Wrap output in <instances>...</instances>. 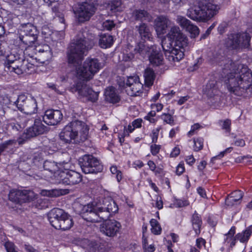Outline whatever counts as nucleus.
Here are the masks:
<instances>
[{
  "mask_svg": "<svg viewBox=\"0 0 252 252\" xmlns=\"http://www.w3.org/2000/svg\"><path fill=\"white\" fill-rule=\"evenodd\" d=\"M8 128H12L14 131H18L21 128V126L18 124L10 123L8 125Z\"/></svg>",
  "mask_w": 252,
  "mask_h": 252,
  "instance_id": "58",
  "label": "nucleus"
},
{
  "mask_svg": "<svg viewBox=\"0 0 252 252\" xmlns=\"http://www.w3.org/2000/svg\"><path fill=\"white\" fill-rule=\"evenodd\" d=\"M243 196V193L241 190H235L230 194L225 199V203L228 206L233 205L241 200Z\"/></svg>",
  "mask_w": 252,
  "mask_h": 252,
  "instance_id": "27",
  "label": "nucleus"
},
{
  "mask_svg": "<svg viewBox=\"0 0 252 252\" xmlns=\"http://www.w3.org/2000/svg\"><path fill=\"white\" fill-rule=\"evenodd\" d=\"M79 164L85 174H96L103 170V166L99 160L92 155H85L80 158Z\"/></svg>",
  "mask_w": 252,
  "mask_h": 252,
  "instance_id": "9",
  "label": "nucleus"
},
{
  "mask_svg": "<svg viewBox=\"0 0 252 252\" xmlns=\"http://www.w3.org/2000/svg\"><path fill=\"white\" fill-rule=\"evenodd\" d=\"M63 114L60 110L49 109L46 110L43 116V121L48 125L55 126L60 122Z\"/></svg>",
  "mask_w": 252,
  "mask_h": 252,
  "instance_id": "16",
  "label": "nucleus"
},
{
  "mask_svg": "<svg viewBox=\"0 0 252 252\" xmlns=\"http://www.w3.org/2000/svg\"><path fill=\"white\" fill-rule=\"evenodd\" d=\"M219 123L221 126V128L225 130L226 132H229L230 131L231 123L230 120L227 119L224 120H220Z\"/></svg>",
  "mask_w": 252,
  "mask_h": 252,
  "instance_id": "44",
  "label": "nucleus"
},
{
  "mask_svg": "<svg viewBox=\"0 0 252 252\" xmlns=\"http://www.w3.org/2000/svg\"><path fill=\"white\" fill-rule=\"evenodd\" d=\"M45 46H49L47 44H44L42 46H36L35 48L36 51V55H37V54H41L43 52H45Z\"/></svg>",
  "mask_w": 252,
  "mask_h": 252,
  "instance_id": "62",
  "label": "nucleus"
},
{
  "mask_svg": "<svg viewBox=\"0 0 252 252\" xmlns=\"http://www.w3.org/2000/svg\"><path fill=\"white\" fill-rule=\"evenodd\" d=\"M144 77L145 85L147 87L152 86L155 78V74L154 70L150 68H146L145 70Z\"/></svg>",
  "mask_w": 252,
  "mask_h": 252,
  "instance_id": "32",
  "label": "nucleus"
},
{
  "mask_svg": "<svg viewBox=\"0 0 252 252\" xmlns=\"http://www.w3.org/2000/svg\"><path fill=\"white\" fill-rule=\"evenodd\" d=\"M150 224L152 226L151 231L155 235H158L161 233V228L156 220L152 219L150 221Z\"/></svg>",
  "mask_w": 252,
  "mask_h": 252,
  "instance_id": "40",
  "label": "nucleus"
},
{
  "mask_svg": "<svg viewBox=\"0 0 252 252\" xmlns=\"http://www.w3.org/2000/svg\"><path fill=\"white\" fill-rule=\"evenodd\" d=\"M224 74L227 73L225 83L228 91L234 94L244 97L252 93V74L239 62H233L229 58L220 63Z\"/></svg>",
  "mask_w": 252,
  "mask_h": 252,
  "instance_id": "1",
  "label": "nucleus"
},
{
  "mask_svg": "<svg viewBox=\"0 0 252 252\" xmlns=\"http://www.w3.org/2000/svg\"><path fill=\"white\" fill-rule=\"evenodd\" d=\"M102 26L104 29L110 31L114 27L115 24L113 21L106 20L103 23Z\"/></svg>",
  "mask_w": 252,
  "mask_h": 252,
  "instance_id": "54",
  "label": "nucleus"
},
{
  "mask_svg": "<svg viewBox=\"0 0 252 252\" xmlns=\"http://www.w3.org/2000/svg\"><path fill=\"white\" fill-rule=\"evenodd\" d=\"M239 49L240 48H247L250 46L251 36L247 32L238 33Z\"/></svg>",
  "mask_w": 252,
  "mask_h": 252,
  "instance_id": "26",
  "label": "nucleus"
},
{
  "mask_svg": "<svg viewBox=\"0 0 252 252\" xmlns=\"http://www.w3.org/2000/svg\"><path fill=\"white\" fill-rule=\"evenodd\" d=\"M215 26V23L213 24L206 31L205 33L203 34L201 36V39L206 38L211 33V31Z\"/></svg>",
  "mask_w": 252,
  "mask_h": 252,
  "instance_id": "61",
  "label": "nucleus"
},
{
  "mask_svg": "<svg viewBox=\"0 0 252 252\" xmlns=\"http://www.w3.org/2000/svg\"><path fill=\"white\" fill-rule=\"evenodd\" d=\"M176 22L182 28L186 29L191 22L184 16L178 15L177 16Z\"/></svg>",
  "mask_w": 252,
  "mask_h": 252,
  "instance_id": "41",
  "label": "nucleus"
},
{
  "mask_svg": "<svg viewBox=\"0 0 252 252\" xmlns=\"http://www.w3.org/2000/svg\"><path fill=\"white\" fill-rule=\"evenodd\" d=\"M13 103L16 105L19 110L27 115H31L37 112V102L36 99L31 95L20 94Z\"/></svg>",
  "mask_w": 252,
  "mask_h": 252,
  "instance_id": "10",
  "label": "nucleus"
},
{
  "mask_svg": "<svg viewBox=\"0 0 252 252\" xmlns=\"http://www.w3.org/2000/svg\"><path fill=\"white\" fill-rule=\"evenodd\" d=\"M22 65L24 66L25 70H24L25 73H31L34 70V66L33 64L31 63L26 60H23Z\"/></svg>",
  "mask_w": 252,
  "mask_h": 252,
  "instance_id": "50",
  "label": "nucleus"
},
{
  "mask_svg": "<svg viewBox=\"0 0 252 252\" xmlns=\"http://www.w3.org/2000/svg\"><path fill=\"white\" fill-rule=\"evenodd\" d=\"M94 34L87 27L80 30L67 51L68 63L75 65L81 63L85 53L94 46Z\"/></svg>",
  "mask_w": 252,
  "mask_h": 252,
  "instance_id": "3",
  "label": "nucleus"
},
{
  "mask_svg": "<svg viewBox=\"0 0 252 252\" xmlns=\"http://www.w3.org/2000/svg\"><path fill=\"white\" fill-rule=\"evenodd\" d=\"M16 140L14 139H11L5 141L0 144L5 151L13 149V148L16 145Z\"/></svg>",
  "mask_w": 252,
  "mask_h": 252,
  "instance_id": "43",
  "label": "nucleus"
},
{
  "mask_svg": "<svg viewBox=\"0 0 252 252\" xmlns=\"http://www.w3.org/2000/svg\"><path fill=\"white\" fill-rule=\"evenodd\" d=\"M252 234V225L249 226L242 233H239L235 236V239L239 240L240 242L244 243L248 242L250 236Z\"/></svg>",
  "mask_w": 252,
  "mask_h": 252,
  "instance_id": "31",
  "label": "nucleus"
},
{
  "mask_svg": "<svg viewBox=\"0 0 252 252\" xmlns=\"http://www.w3.org/2000/svg\"><path fill=\"white\" fill-rule=\"evenodd\" d=\"M73 224L72 219L66 213V216L59 222V224H56L55 228L57 229L65 231L69 229L73 226Z\"/></svg>",
  "mask_w": 252,
  "mask_h": 252,
  "instance_id": "24",
  "label": "nucleus"
},
{
  "mask_svg": "<svg viewBox=\"0 0 252 252\" xmlns=\"http://www.w3.org/2000/svg\"><path fill=\"white\" fill-rule=\"evenodd\" d=\"M127 94L130 96H139L142 93L143 85L138 76L128 77L126 82Z\"/></svg>",
  "mask_w": 252,
  "mask_h": 252,
  "instance_id": "15",
  "label": "nucleus"
},
{
  "mask_svg": "<svg viewBox=\"0 0 252 252\" xmlns=\"http://www.w3.org/2000/svg\"><path fill=\"white\" fill-rule=\"evenodd\" d=\"M199 128L200 125L198 124H194L191 126L190 130L188 132V135L189 136L193 135L194 134L195 131L198 129Z\"/></svg>",
  "mask_w": 252,
  "mask_h": 252,
  "instance_id": "60",
  "label": "nucleus"
},
{
  "mask_svg": "<svg viewBox=\"0 0 252 252\" xmlns=\"http://www.w3.org/2000/svg\"><path fill=\"white\" fill-rule=\"evenodd\" d=\"M107 6L113 12L121 11L123 10L121 0H112L111 2L107 3Z\"/></svg>",
  "mask_w": 252,
  "mask_h": 252,
  "instance_id": "36",
  "label": "nucleus"
},
{
  "mask_svg": "<svg viewBox=\"0 0 252 252\" xmlns=\"http://www.w3.org/2000/svg\"><path fill=\"white\" fill-rule=\"evenodd\" d=\"M43 163V159L39 155L35 156L32 158V163L37 167L41 166Z\"/></svg>",
  "mask_w": 252,
  "mask_h": 252,
  "instance_id": "53",
  "label": "nucleus"
},
{
  "mask_svg": "<svg viewBox=\"0 0 252 252\" xmlns=\"http://www.w3.org/2000/svg\"><path fill=\"white\" fill-rule=\"evenodd\" d=\"M236 228L234 226H232L229 232L225 235V238L224 239V243L226 245L229 244L228 246L230 248H232L235 245V242L236 239L235 236L234 237V235L235 233Z\"/></svg>",
  "mask_w": 252,
  "mask_h": 252,
  "instance_id": "33",
  "label": "nucleus"
},
{
  "mask_svg": "<svg viewBox=\"0 0 252 252\" xmlns=\"http://www.w3.org/2000/svg\"><path fill=\"white\" fill-rule=\"evenodd\" d=\"M196 243L197 247L201 249L203 246H205L206 241L202 238H199L196 240Z\"/></svg>",
  "mask_w": 252,
  "mask_h": 252,
  "instance_id": "59",
  "label": "nucleus"
},
{
  "mask_svg": "<svg viewBox=\"0 0 252 252\" xmlns=\"http://www.w3.org/2000/svg\"><path fill=\"white\" fill-rule=\"evenodd\" d=\"M8 67L11 71H13L18 75L23 74L25 72L24 70H25L24 66H23L22 64L20 66L16 64L13 66L9 65Z\"/></svg>",
  "mask_w": 252,
  "mask_h": 252,
  "instance_id": "46",
  "label": "nucleus"
},
{
  "mask_svg": "<svg viewBox=\"0 0 252 252\" xmlns=\"http://www.w3.org/2000/svg\"><path fill=\"white\" fill-rule=\"evenodd\" d=\"M91 251L93 252H104L105 247L100 243H93L92 244Z\"/></svg>",
  "mask_w": 252,
  "mask_h": 252,
  "instance_id": "45",
  "label": "nucleus"
},
{
  "mask_svg": "<svg viewBox=\"0 0 252 252\" xmlns=\"http://www.w3.org/2000/svg\"><path fill=\"white\" fill-rule=\"evenodd\" d=\"M38 31L36 27L30 23L21 24L19 31L20 40L25 45L31 47L37 41Z\"/></svg>",
  "mask_w": 252,
  "mask_h": 252,
  "instance_id": "8",
  "label": "nucleus"
},
{
  "mask_svg": "<svg viewBox=\"0 0 252 252\" xmlns=\"http://www.w3.org/2000/svg\"><path fill=\"white\" fill-rule=\"evenodd\" d=\"M131 18L135 21L143 22L150 21L152 17L150 14L144 9H134L131 13Z\"/></svg>",
  "mask_w": 252,
  "mask_h": 252,
  "instance_id": "22",
  "label": "nucleus"
},
{
  "mask_svg": "<svg viewBox=\"0 0 252 252\" xmlns=\"http://www.w3.org/2000/svg\"><path fill=\"white\" fill-rule=\"evenodd\" d=\"M186 30L190 33L192 37H195L199 33L198 28L196 26L192 24L191 22L190 23Z\"/></svg>",
  "mask_w": 252,
  "mask_h": 252,
  "instance_id": "42",
  "label": "nucleus"
},
{
  "mask_svg": "<svg viewBox=\"0 0 252 252\" xmlns=\"http://www.w3.org/2000/svg\"><path fill=\"white\" fill-rule=\"evenodd\" d=\"M33 126L35 127L37 135L42 134L47 130V126L42 123L40 119H35Z\"/></svg>",
  "mask_w": 252,
  "mask_h": 252,
  "instance_id": "39",
  "label": "nucleus"
},
{
  "mask_svg": "<svg viewBox=\"0 0 252 252\" xmlns=\"http://www.w3.org/2000/svg\"><path fill=\"white\" fill-rule=\"evenodd\" d=\"M185 171L183 164L180 163L176 168V174L178 175H181Z\"/></svg>",
  "mask_w": 252,
  "mask_h": 252,
  "instance_id": "64",
  "label": "nucleus"
},
{
  "mask_svg": "<svg viewBox=\"0 0 252 252\" xmlns=\"http://www.w3.org/2000/svg\"><path fill=\"white\" fill-rule=\"evenodd\" d=\"M156 30L159 34L166 32L167 27L171 25L170 20L166 16H159L155 20Z\"/></svg>",
  "mask_w": 252,
  "mask_h": 252,
  "instance_id": "18",
  "label": "nucleus"
},
{
  "mask_svg": "<svg viewBox=\"0 0 252 252\" xmlns=\"http://www.w3.org/2000/svg\"><path fill=\"white\" fill-rule=\"evenodd\" d=\"M118 207L115 202L111 198H105L102 204L96 202L89 203L83 207L82 217L87 221L99 222L107 220L113 213L117 212Z\"/></svg>",
  "mask_w": 252,
  "mask_h": 252,
  "instance_id": "4",
  "label": "nucleus"
},
{
  "mask_svg": "<svg viewBox=\"0 0 252 252\" xmlns=\"http://www.w3.org/2000/svg\"><path fill=\"white\" fill-rule=\"evenodd\" d=\"M150 49V47L146 46L144 42L140 41L137 43L133 51L135 54H139L142 57H144L147 54L149 55L151 52Z\"/></svg>",
  "mask_w": 252,
  "mask_h": 252,
  "instance_id": "30",
  "label": "nucleus"
},
{
  "mask_svg": "<svg viewBox=\"0 0 252 252\" xmlns=\"http://www.w3.org/2000/svg\"><path fill=\"white\" fill-rule=\"evenodd\" d=\"M45 52L41 54H37V57L38 60L42 63H45L51 58L52 54L50 46H45Z\"/></svg>",
  "mask_w": 252,
  "mask_h": 252,
  "instance_id": "38",
  "label": "nucleus"
},
{
  "mask_svg": "<svg viewBox=\"0 0 252 252\" xmlns=\"http://www.w3.org/2000/svg\"><path fill=\"white\" fill-rule=\"evenodd\" d=\"M238 33H232L228 35L225 40V45L226 47L231 50L239 49Z\"/></svg>",
  "mask_w": 252,
  "mask_h": 252,
  "instance_id": "25",
  "label": "nucleus"
},
{
  "mask_svg": "<svg viewBox=\"0 0 252 252\" xmlns=\"http://www.w3.org/2000/svg\"><path fill=\"white\" fill-rule=\"evenodd\" d=\"M96 8L93 2H84L78 4L74 9V13L78 21L83 23L89 21L94 15Z\"/></svg>",
  "mask_w": 252,
  "mask_h": 252,
  "instance_id": "11",
  "label": "nucleus"
},
{
  "mask_svg": "<svg viewBox=\"0 0 252 252\" xmlns=\"http://www.w3.org/2000/svg\"><path fill=\"white\" fill-rule=\"evenodd\" d=\"M151 152L153 155H156L159 151L160 146L153 144L151 146Z\"/></svg>",
  "mask_w": 252,
  "mask_h": 252,
  "instance_id": "56",
  "label": "nucleus"
},
{
  "mask_svg": "<svg viewBox=\"0 0 252 252\" xmlns=\"http://www.w3.org/2000/svg\"><path fill=\"white\" fill-rule=\"evenodd\" d=\"M36 136H37V134L35 131V127H34L32 125L27 129L26 132L23 133L21 137H20L18 139V142L20 145L23 144L25 142L26 139L34 137Z\"/></svg>",
  "mask_w": 252,
  "mask_h": 252,
  "instance_id": "29",
  "label": "nucleus"
},
{
  "mask_svg": "<svg viewBox=\"0 0 252 252\" xmlns=\"http://www.w3.org/2000/svg\"><path fill=\"white\" fill-rule=\"evenodd\" d=\"M101 225L100 231L105 235L113 237L117 235L121 228V223L114 220H105Z\"/></svg>",
  "mask_w": 252,
  "mask_h": 252,
  "instance_id": "14",
  "label": "nucleus"
},
{
  "mask_svg": "<svg viewBox=\"0 0 252 252\" xmlns=\"http://www.w3.org/2000/svg\"><path fill=\"white\" fill-rule=\"evenodd\" d=\"M156 113L155 111H151L144 117V119L148 120L151 123H154L156 122V120L153 117L156 116Z\"/></svg>",
  "mask_w": 252,
  "mask_h": 252,
  "instance_id": "55",
  "label": "nucleus"
},
{
  "mask_svg": "<svg viewBox=\"0 0 252 252\" xmlns=\"http://www.w3.org/2000/svg\"><path fill=\"white\" fill-rule=\"evenodd\" d=\"M105 100L112 103H116L120 100V97L116 93L115 88L110 87L106 89L104 93Z\"/></svg>",
  "mask_w": 252,
  "mask_h": 252,
  "instance_id": "23",
  "label": "nucleus"
},
{
  "mask_svg": "<svg viewBox=\"0 0 252 252\" xmlns=\"http://www.w3.org/2000/svg\"><path fill=\"white\" fill-rule=\"evenodd\" d=\"M219 6L211 2H207L189 8L187 15L193 20L206 22L214 17L218 12Z\"/></svg>",
  "mask_w": 252,
  "mask_h": 252,
  "instance_id": "6",
  "label": "nucleus"
},
{
  "mask_svg": "<svg viewBox=\"0 0 252 252\" xmlns=\"http://www.w3.org/2000/svg\"><path fill=\"white\" fill-rule=\"evenodd\" d=\"M43 167L44 170L54 174V176L57 179V181L58 179L59 173L63 170L59 166L57 162L51 160L45 161L43 163Z\"/></svg>",
  "mask_w": 252,
  "mask_h": 252,
  "instance_id": "21",
  "label": "nucleus"
},
{
  "mask_svg": "<svg viewBox=\"0 0 252 252\" xmlns=\"http://www.w3.org/2000/svg\"><path fill=\"white\" fill-rule=\"evenodd\" d=\"M113 41L112 36L108 34H102L100 35L99 45L102 48H107L111 46Z\"/></svg>",
  "mask_w": 252,
  "mask_h": 252,
  "instance_id": "28",
  "label": "nucleus"
},
{
  "mask_svg": "<svg viewBox=\"0 0 252 252\" xmlns=\"http://www.w3.org/2000/svg\"><path fill=\"white\" fill-rule=\"evenodd\" d=\"M232 149V148L231 147L227 148L225 151L221 152L219 155L212 158L211 161L213 162L216 159L220 158L223 157L225 153H226L227 152L231 151Z\"/></svg>",
  "mask_w": 252,
  "mask_h": 252,
  "instance_id": "57",
  "label": "nucleus"
},
{
  "mask_svg": "<svg viewBox=\"0 0 252 252\" xmlns=\"http://www.w3.org/2000/svg\"><path fill=\"white\" fill-rule=\"evenodd\" d=\"M102 67V63L97 59L88 58L82 65L76 68V76L80 80L88 81L92 79Z\"/></svg>",
  "mask_w": 252,
  "mask_h": 252,
  "instance_id": "7",
  "label": "nucleus"
},
{
  "mask_svg": "<svg viewBox=\"0 0 252 252\" xmlns=\"http://www.w3.org/2000/svg\"><path fill=\"white\" fill-rule=\"evenodd\" d=\"M89 132L88 126L83 122L75 121L65 126L60 133L61 140L66 144L84 141Z\"/></svg>",
  "mask_w": 252,
  "mask_h": 252,
  "instance_id": "5",
  "label": "nucleus"
},
{
  "mask_svg": "<svg viewBox=\"0 0 252 252\" xmlns=\"http://www.w3.org/2000/svg\"><path fill=\"white\" fill-rule=\"evenodd\" d=\"M161 119L166 124L174 125V119L171 115L168 113H163L161 115Z\"/></svg>",
  "mask_w": 252,
  "mask_h": 252,
  "instance_id": "49",
  "label": "nucleus"
},
{
  "mask_svg": "<svg viewBox=\"0 0 252 252\" xmlns=\"http://www.w3.org/2000/svg\"><path fill=\"white\" fill-rule=\"evenodd\" d=\"M4 247L7 252H18L15 250V246L11 242H6L4 244Z\"/></svg>",
  "mask_w": 252,
  "mask_h": 252,
  "instance_id": "52",
  "label": "nucleus"
},
{
  "mask_svg": "<svg viewBox=\"0 0 252 252\" xmlns=\"http://www.w3.org/2000/svg\"><path fill=\"white\" fill-rule=\"evenodd\" d=\"M58 175V183L64 185L73 186L82 180V175L73 170H63Z\"/></svg>",
  "mask_w": 252,
  "mask_h": 252,
  "instance_id": "12",
  "label": "nucleus"
},
{
  "mask_svg": "<svg viewBox=\"0 0 252 252\" xmlns=\"http://www.w3.org/2000/svg\"><path fill=\"white\" fill-rule=\"evenodd\" d=\"M62 191V190L52 189L51 190L43 191L42 193L45 192V194H43L44 195L50 196L52 197H57L63 194Z\"/></svg>",
  "mask_w": 252,
  "mask_h": 252,
  "instance_id": "48",
  "label": "nucleus"
},
{
  "mask_svg": "<svg viewBox=\"0 0 252 252\" xmlns=\"http://www.w3.org/2000/svg\"><path fill=\"white\" fill-rule=\"evenodd\" d=\"M194 150L195 151H198L203 148V139L201 138H194Z\"/></svg>",
  "mask_w": 252,
  "mask_h": 252,
  "instance_id": "47",
  "label": "nucleus"
},
{
  "mask_svg": "<svg viewBox=\"0 0 252 252\" xmlns=\"http://www.w3.org/2000/svg\"><path fill=\"white\" fill-rule=\"evenodd\" d=\"M72 92H77L80 97H86L89 100L94 102L98 98V94L94 91L84 82H79L71 88Z\"/></svg>",
  "mask_w": 252,
  "mask_h": 252,
  "instance_id": "13",
  "label": "nucleus"
},
{
  "mask_svg": "<svg viewBox=\"0 0 252 252\" xmlns=\"http://www.w3.org/2000/svg\"><path fill=\"white\" fill-rule=\"evenodd\" d=\"M24 248L26 252H39L32 246L30 245L29 244H25L24 246Z\"/></svg>",
  "mask_w": 252,
  "mask_h": 252,
  "instance_id": "63",
  "label": "nucleus"
},
{
  "mask_svg": "<svg viewBox=\"0 0 252 252\" xmlns=\"http://www.w3.org/2000/svg\"><path fill=\"white\" fill-rule=\"evenodd\" d=\"M21 190L13 189L9 193V199L16 203L21 204Z\"/></svg>",
  "mask_w": 252,
  "mask_h": 252,
  "instance_id": "37",
  "label": "nucleus"
},
{
  "mask_svg": "<svg viewBox=\"0 0 252 252\" xmlns=\"http://www.w3.org/2000/svg\"><path fill=\"white\" fill-rule=\"evenodd\" d=\"M21 203L29 202L36 198V194L31 190H21Z\"/></svg>",
  "mask_w": 252,
  "mask_h": 252,
  "instance_id": "34",
  "label": "nucleus"
},
{
  "mask_svg": "<svg viewBox=\"0 0 252 252\" xmlns=\"http://www.w3.org/2000/svg\"><path fill=\"white\" fill-rule=\"evenodd\" d=\"M167 36L168 40H162L161 43L165 55L169 62H178L184 56V48L188 44V38L177 26L170 29Z\"/></svg>",
  "mask_w": 252,
  "mask_h": 252,
  "instance_id": "2",
  "label": "nucleus"
},
{
  "mask_svg": "<svg viewBox=\"0 0 252 252\" xmlns=\"http://www.w3.org/2000/svg\"><path fill=\"white\" fill-rule=\"evenodd\" d=\"M66 214V213L62 209L54 208L48 213V220L52 226L55 227L56 224H59V222L64 218Z\"/></svg>",
  "mask_w": 252,
  "mask_h": 252,
  "instance_id": "17",
  "label": "nucleus"
},
{
  "mask_svg": "<svg viewBox=\"0 0 252 252\" xmlns=\"http://www.w3.org/2000/svg\"><path fill=\"white\" fill-rule=\"evenodd\" d=\"M149 59L151 64L155 66H158L162 63L163 56L156 46H151L150 49Z\"/></svg>",
  "mask_w": 252,
  "mask_h": 252,
  "instance_id": "19",
  "label": "nucleus"
},
{
  "mask_svg": "<svg viewBox=\"0 0 252 252\" xmlns=\"http://www.w3.org/2000/svg\"><path fill=\"white\" fill-rule=\"evenodd\" d=\"M127 49L129 50H126V53L123 54V60L126 62H128L131 61L134 58V54L130 52V48L129 45L128 46Z\"/></svg>",
  "mask_w": 252,
  "mask_h": 252,
  "instance_id": "51",
  "label": "nucleus"
},
{
  "mask_svg": "<svg viewBox=\"0 0 252 252\" xmlns=\"http://www.w3.org/2000/svg\"><path fill=\"white\" fill-rule=\"evenodd\" d=\"M135 30L142 40H151L152 38L150 28L146 24L141 22L135 26Z\"/></svg>",
  "mask_w": 252,
  "mask_h": 252,
  "instance_id": "20",
  "label": "nucleus"
},
{
  "mask_svg": "<svg viewBox=\"0 0 252 252\" xmlns=\"http://www.w3.org/2000/svg\"><path fill=\"white\" fill-rule=\"evenodd\" d=\"M192 227L196 234L200 233V228L202 221L198 215L195 212L193 214L191 219Z\"/></svg>",
  "mask_w": 252,
  "mask_h": 252,
  "instance_id": "35",
  "label": "nucleus"
}]
</instances>
